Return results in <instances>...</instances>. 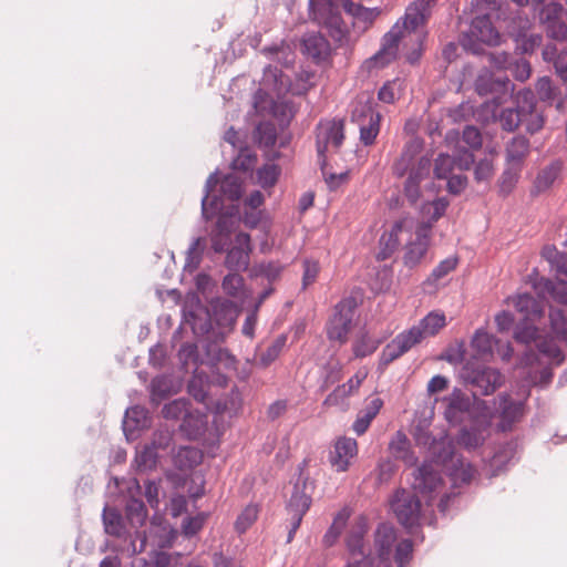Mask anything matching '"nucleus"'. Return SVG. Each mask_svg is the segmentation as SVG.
Masks as SVG:
<instances>
[{
    "instance_id": "obj_1",
    "label": "nucleus",
    "mask_w": 567,
    "mask_h": 567,
    "mask_svg": "<svg viewBox=\"0 0 567 567\" xmlns=\"http://www.w3.org/2000/svg\"><path fill=\"white\" fill-rule=\"evenodd\" d=\"M414 427L413 436L419 446L426 449L429 460L417 470L413 482L414 489L421 494L429 495L440 493L442 488L441 472L450 477L453 487L468 484L474 476L475 470L454 451V443L445 427Z\"/></svg>"
},
{
    "instance_id": "obj_2",
    "label": "nucleus",
    "mask_w": 567,
    "mask_h": 567,
    "mask_svg": "<svg viewBox=\"0 0 567 567\" xmlns=\"http://www.w3.org/2000/svg\"><path fill=\"white\" fill-rule=\"evenodd\" d=\"M422 152L423 141L420 137H410L391 166L392 174L396 178L408 176L403 192L411 204L419 200L421 196L420 185L430 175L431 171V158Z\"/></svg>"
},
{
    "instance_id": "obj_3",
    "label": "nucleus",
    "mask_w": 567,
    "mask_h": 567,
    "mask_svg": "<svg viewBox=\"0 0 567 567\" xmlns=\"http://www.w3.org/2000/svg\"><path fill=\"white\" fill-rule=\"evenodd\" d=\"M435 401L441 403L444 420L449 425L486 421L491 415L489 401L480 399L476 393H467L461 388H454L450 393Z\"/></svg>"
},
{
    "instance_id": "obj_4",
    "label": "nucleus",
    "mask_w": 567,
    "mask_h": 567,
    "mask_svg": "<svg viewBox=\"0 0 567 567\" xmlns=\"http://www.w3.org/2000/svg\"><path fill=\"white\" fill-rule=\"evenodd\" d=\"M514 107H504L498 115L502 130L513 133L520 125L527 133L534 135L545 125V115L537 105L535 93L530 89H523L513 96Z\"/></svg>"
},
{
    "instance_id": "obj_5",
    "label": "nucleus",
    "mask_w": 567,
    "mask_h": 567,
    "mask_svg": "<svg viewBox=\"0 0 567 567\" xmlns=\"http://www.w3.org/2000/svg\"><path fill=\"white\" fill-rule=\"evenodd\" d=\"M284 71L282 65H267L264 69L261 86L254 94V109L256 113L270 115L278 120L284 117Z\"/></svg>"
},
{
    "instance_id": "obj_6",
    "label": "nucleus",
    "mask_w": 567,
    "mask_h": 567,
    "mask_svg": "<svg viewBox=\"0 0 567 567\" xmlns=\"http://www.w3.org/2000/svg\"><path fill=\"white\" fill-rule=\"evenodd\" d=\"M308 462L303 460L297 467V473L293 475L292 491L288 505L286 506V514L289 515L290 530L286 543H290L296 530L299 528L305 514L309 511L312 503V494L316 488L315 481L311 480L307 471Z\"/></svg>"
},
{
    "instance_id": "obj_7",
    "label": "nucleus",
    "mask_w": 567,
    "mask_h": 567,
    "mask_svg": "<svg viewBox=\"0 0 567 567\" xmlns=\"http://www.w3.org/2000/svg\"><path fill=\"white\" fill-rule=\"evenodd\" d=\"M357 309L354 298H344L333 308V312L326 323L327 338L340 346L348 342V336L352 330L353 318Z\"/></svg>"
},
{
    "instance_id": "obj_8",
    "label": "nucleus",
    "mask_w": 567,
    "mask_h": 567,
    "mask_svg": "<svg viewBox=\"0 0 567 567\" xmlns=\"http://www.w3.org/2000/svg\"><path fill=\"white\" fill-rule=\"evenodd\" d=\"M369 530V523L365 516H359L352 523L347 537L346 545L350 556L354 559L347 567H372L374 558L368 550L365 535Z\"/></svg>"
},
{
    "instance_id": "obj_9",
    "label": "nucleus",
    "mask_w": 567,
    "mask_h": 567,
    "mask_svg": "<svg viewBox=\"0 0 567 567\" xmlns=\"http://www.w3.org/2000/svg\"><path fill=\"white\" fill-rule=\"evenodd\" d=\"M462 378L466 384L476 390V394L484 396L494 393L505 382L499 370L486 365L474 367L470 363L462 369Z\"/></svg>"
},
{
    "instance_id": "obj_10",
    "label": "nucleus",
    "mask_w": 567,
    "mask_h": 567,
    "mask_svg": "<svg viewBox=\"0 0 567 567\" xmlns=\"http://www.w3.org/2000/svg\"><path fill=\"white\" fill-rule=\"evenodd\" d=\"M351 121L359 126L361 143L365 146L374 144L380 132L381 114L373 109L372 102L357 101L351 112Z\"/></svg>"
},
{
    "instance_id": "obj_11",
    "label": "nucleus",
    "mask_w": 567,
    "mask_h": 567,
    "mask_svg": "<svg viewBox=\"0 0 567 567\" xmlns=\"http://www.w3.org/2000/svg\"><path fill=\"white\" fill-rule=\"evenodd\" d=\"M391 508L399 523L406 529L419 525L422 505L413 492L398 489L391 501Z\"/></svg>"
},
{
    "instance_id": "obj_12",
    "label": "nucleus",
    "mask_w": 567,
    "mask_h": 567,
    "mask_svg": "<svg viewBox=\"0 0 567 567\" xmlns=\"http://www.w3.org/2000/svg\"><path fill=\"white\" fill-rule=\"evenodd\" d=\"M526 399L515 400L507 392L499 393L489 402L491 415L486 420L499 417L501 425L519 423L526 413Z\"/></svg>"
},
{
    "instance_id": "obj_13",
    "label": "nucleus",
    "mask_w": 567,
    "mask_h": 567,
    "mask_svg": "<svg viewBox=\"0 0 567 567\" xmlns=\"http://www.w3.org/2000/svg\"><path fill=\"white\" fill-rule=\"evenodd\" d=\"M423 339L422 332L415 326L402 331L383 348L380 355V367L389 365L394 360L410 351Z\"/></svg>"
},
{
    "instance_id": "obj_14",
    "label": "nucleus",
    "mask_w": 567,
    "mask_h": 567,
    "mask_svg": "<svg viewBox=\"0 0 567 567\" xmlns=\"http://www.w3.org/2000/svg\"><path fill=\"white\" fill-rule=\"evenodd\" d=\"M402 30L400 27L394 25L382 38L380 50L371 58L365 60L364 66L368 71L383 69L392 63L399 53V43L402 39Z\"/></svg>"
},
{
    "instance_id": "obj_15",
    "label": "nucleus",
    "mask_w": 567,
    "mask_h": 567,
    "mask_svg": "<svg viewBox=\"0 0 567 567\" xmlns=\"http://www.w3.org/2000/svg\"><path fill=\"white\" fill-rule=\"evenodd\" d=\"M358 455V443L352 437L339 436L332 443L328 462L337 473L347 472Z\"/></svg>"
},
{
    "instance_id": "obj_16",
    "label": "nucleus",
    "mask_w": 567,
    "mask_h": 567,
    "mask_svg": "<svg viewBox=\"0 0 567 567\" xmlns=\"http://www.w3.org/2000/svg\"><path fill=\"white\" fill-rule=\"evenodd\" d=\"M310 16L319 24L338 33H343L344 23L333 0H310Z\"/></svg>"
},
{
    "instance_id": "obj_17",
    "label": "nucleus",
    "mask_w": 567,
    "mask_h": 567,
    "mask_svg": "<svg viewBox=\"0 0 567 567\" xmlns=\"http://www.w3.org/2000/svg\"><path fill=\"white\" fill-rule=\"evenodd\" d=\"M344 140V124L341 120L320 123L317 133V152L322 163L326 162L328 146L339 148Z\"/></svg>"
},
{
    "instance_id": "obj_18",
    "label": "nucleus",
    "mask_w": 567,
    "mask_h": 567,
    "mask_svg": "<svg viewBox=\"0 0 567 567\" xmlns=\"http://www.w3.org/2000/svg\"><path fill=\"white\" fill-rule=\"evenodd\" d=\"M398 543L395 528L388 524L381 523L374 532V550L379 559L378 567H391L393 549Z\"/></svg>"
},
{
    "instance_id": "obj_19",
    "label": "nucleus",
    "mask_w": 567,
    "mask_h": 567,
    "mask_svg": "<svg viewBox=\"0 0 567 567\" xmlns=\"http://www.w3.org/2000/svg\"><path fill=\"white\" fill-rule=\"evenodd\" d=\"M208 309L216 330L214 337L225 339L227 333L233 330L237 317V309L234 302L229 300L216 301Z\"/></svg>"
},
{
    "instance_id": "obj_20",
    "label": "nucleus",
    "mask_w": 567,
    "mask_h": 567,
    "mask_svg": "<svg viewBox=\"0 0 567 567\" xmlns=\"http://www.w3.org/2000/svg\"><path fill=\"white\" fill-rule=\"evenodd\" d=\"M414 223L411 218H402L396 220L390 230L384 231L380 237V250L378 252L379 260L390 258L401 244L403 234H411Z\"/></svg>"
},
{
    "instance_id": "obj_21",
    "label": "nucleus",
    "mask_w": 567,
    "mask_h": 567,
    "mask_svg": "<svg viewBox=\"0 0 567 567\" xmlns=\"http://www.w3.org/2000/svg\"><path fill=\"white\" fill-rule=\"evenodd\" d=\"M250 236L246 233L236 235L235 246L227 250L225 266L230 271L246 270L249 265Z\"/></svg>"
},
{
    "instance_id": "obj_22",
    "label": "nucleus",
    "mask_w": 567,
    "mask_h": 567,
    "mask_svg": "<svg viewBox=\"0 0 567 567\" xmlns=\"http://www.w3.org/2000/svg\"><path fill=\"white\" fill-rule=\"evenodd\" d=\"M431 238V228L429 225L422 224L415 230V239L408 244L403 257L404 265L413 268L425 257Z\"/></svg>"
},
{
    "instance_id": "obj_23",
    "label": "nucleus",
    "mask_w": 567,
    "mask_h": 567,
    "mask_svg": "<svg viewBox=\"0 0 567 567\" xmlns=\"http://www.w3.org/2000/svg\"><path fill=\"white\" fill-rule=\"evenodd\" d=\"M300 50L303 55L311 59L315 63H320L328 59L331 52L329 41L320 33H306L300 40Z\"/></svg>"
},
{
    "instance_id": "obj_24",
    "label": "nucleus",
    "mask_w": 567,
    "mask_h": 567,
    "mask_svg": "<svg viewBox=\"0 0 567 567\" xmlns=\"http://www.w3.org/2000/svg\"><path fill=\"white\" fill-rule=\"evenodd\" d=\"M532 287L540 299L547 295L556 302L567 306V281L559 279L554 281L545 277H536L530 280Z\"/></svg>"
},
{
    "instance_id": "obj_25",
    "label": "nucleus",
    "mask_w": 567,
    "mask_h": 567,
    "mask_svg": "<svg viewBox=\"0 0 567 567\" xmlns=\"http://www.w3.org/2000/svg\"><path fill=\"white\" fill-rule=\"evenodd\" d=\"M507 301L524 316L526 321H536L544 316V303L530 293H517L508 297Z\"/></svg>"
},
{
    "instance_id": "obj_26",
    "label": "nucleus",
    "mask_w": 567,
    "mask_h": 567,
    "mask_svg": "<svg viewBox=\"0 0 567 567\" xmlns=\"http://www.w3.org/2000/svg\"><path fill=\"white\" fill-rule=\"evenodd\" d=\"M513 87L514 85L506 75L496 76L489 72H484L475 80V91L481 96L493 93H507L509 90H513Z\"/></svg>"
},
{
    "instance_id": "obj_27",
    "label": "nucleus",
    "mask_w": 567,
    "mask_h": 567,
    "mask_svg": "<svg viewBox=\"0 0 567 567\" xmlns=\"http://www.w3.org/2000/svg\"><path fill=\"white\" fill-rule=\"evenodd\" d=\"M530 152L529 140L522 134L513 136L505 145V161L508 166L523 167Z\"/></svg>"
},
{
    "instance_id": "obj_28",
    "label": "nucleus",
    "mask_w": 567,
    "mask_h": 567,
    "mask_svg": "<svg viewBox=\"0 0 567 567\" xmlns=\"http://www.w3.org/2000/svg\"><path fill=\"white\" fill-rule=\"evenodd\" d=\"M517 441L509 440L504 442L503 444H499L492 457L488 460L487 467H488V474L491 476L498 475L503 468L512 461L514 460L516 453H517Z\"/></svg>"
},
{
    "instance_id": "obj_29",
    "label": "nucleus",
    "mask_w": 567,
    "mask_h": 567,
    "mask_svg": "<svg viewBox=\"0 0 567 567\" xmlns=\"http://www.w3.org/2000/svg\"><path fill=\"white\" fill-rule=\"evenodd\" d=\"M224 339L210 337L206 338V342L203 344V354L200 358V364H206L210 368L217 367L223 361H230L234 363V357L219 346V342Z\"/></svg>"
},
{
    "instance_id": "obj_30",
    "label": "nucleus",
    "mask_w": 567,
    "mask_h": 567,
    "mask_svg": "<svg viewBox=\"0 0 567 567\" xmlns=\"http://www.w3.org/2000/svg\"><path fill=\"white\" fill-rule=\"evenodd\" d=\"M432 0H415L405 11L404 28L416 30L423 25L431 16Z\"/></svg>"
},
{
    "instance_id": "obj_31",
    "label": "nucleus",
    "mask_w": 567,
    "mask_h": 567,
    "mask_svg": "<svg viewBox=\"0 0 567 567\" xmlns=\"http://www.w3.org/2000/svg\"><path fill=\"white\" fill-rule=\"evenodd\" d=\"M203 461V452L195 446H181L173 456L174 466L182 472H190Z\"/></svg>"
},
{
    "instance_id": "obj_32",
    "label": "nucleus",
    "mask_w": 567,
    "mask_h": 567,
    "mask_svg": "<svg viewBox=\"0 0 567 567\" xmlns=\"http://www.w3.org/2000/svg\"><path fill=\"white\" fill-rule=\"evenodd\" d=\"M472 33L483 43L497 44L499 34L488 16L476 17L472 21Z\"/></svg>"
},
{
    "instance_id": "obj_33",
    "label": "nucleus",
    "mask_w": 567,
    "mask_h": 567,
    "mask_svg": "<svg viewBox=\"0 0 567 567\" xmlns=\"http://www.w3.org/2000/svg\"><path fill=\"white\" fill-rule=\"evenodd\" d=\"M254 141L270 156L277 142V130L272 122H260L254 131Z\"/></svg>"
},
{
    "instance_id": "obj_34",
    "label": "nucleus",
    "mask_w": 567,
    "mask_h": 567,
    "mask_svg": "<svg viewBox=\"0 0 567 567\" xmlns=\"http://www.w3.org/2000/svg\"><path fill=\"white\" fill-rule=\"evenodd\" d=\"M190 402L186 399H176L162 409V415L169 421H183L181 425H192L188 422L190 417Z\"/></svg>"
},
{
    "instance_id": "obj_35",
    "label": "nucleus",
    "mask_w": 567,
    "mask_h": 567,
    "mask_svg": "<svg viewBox=\"0 0 567 567\" xmlns=\"http://www.w3.org/2000/svg\"><path fill=\"white\" fill-rule=\"evenodd\" d=\"M190 327L195 336L206 337L207 339L214 337L216 331L208 308H199L190 312Z\"/></svg>"
},
{
    "instance_id": "obj_36",
    "label": "nucleus",
    "mask_w": 567,
    "mask_h": 567,
    "mask_svg": "<svg viewBox=\"0 0 567 567\" xmlns=\"http://www.w3.org/2000/svg\"><path fill=\"white\" fill-rule=\"evenodd\" d=\"M209 378L204 371L193 370V377L187 383V392L199 403H206L209 389Z\"/></svg>"
},
{
    "instance_id": "obj_37",
    "label": "nucleus",
    "mask_w": 567,
    "mask_h": 567,
    "mask_svg": "<svg viewBox=\"0 0 567 567\" xmlns=\"http://www.w3.org/2000/svg\"><path fill=\"white\" fill-rule=\"evenodd\" d=\"M389 450L393 457L402 460L408 465H414L416 457L411 452L410 441L400 430L389 444Z\"/></svg>"
},
{
    "instance_id": "obj_38",
    "label": "nucleus",
    "mask_w": 567,
    "mask_h": 567,
    "mask_svg": "<svg viewBox=\"0 0 567 567\" xmlns=\"http://www.w3.org/2000/svg\"><path fill=\"white\" fill-rule=\"evenodd\" d=\"M543 59L553 63L556 73L567 82V50H558L555 44H547L543 50Z\"/></svg>"
},
{
    "instance_id": "obj_39",
    "label": "nucleus",
    "mask_w": 567,
    "mask_h": 567,
    "mask_svg": "<svg viewBox=\"0 0 567 567\" xmlns=\"http://www.w3.org/2000/svg\"><path fill=\"white\" fill-rule=\"evenodd\" d=\"M102 520L104 530L107 535L113 537H122L125 532V525L122 514L115 507L105 506L102 513Z\"/></svg>"
},
{
    "instance_id": "obj_40",
    "label": "nucleus",
    "mask_w": 567,
    "mask_h": 567,
    "mask_svg": "<svg viewBox=\"0 0 567 567\" xmlns=\"http://www.w3.org/2000/svg\"><path fill=\"white\" fill-rule=\"evenodd\" d=\"M177 390V384L171 374L156 375L151 381V395L153 400H164Z\"/></svg>"
},
{
    "instance_id": "obj_41",
    "label": "nucleus",
    "mask_w": 567,
    "mask_h": 567,
    "mask_svg": "<svg viewBox=\"0 0 567 567\" xmlns=\"http://www.w3.org/2000/svg\"><path fill=\"white\" fill-rule=\"evenodd\" d=\"M382 343V340L373 339L369 331L364 328L360 330L357 334L353 344L352 351L354 358H364L372 354L379 346Z\"/></svg>"
},
{
    "instance_id": "obj_42",
    "label": "nucleus",
    "mask_w": 567,
    "mask_h": 567,
    "mask_svg": "<svg viewBox=\"0 0 567 567\" xmlns=\"http://www.w3.org/2000/svg\"><path fill=\"white\" fill-rule=\"evenodd\" d=\"M561 172V163L558 161L551 162L544 167L537 175L534 187L537 193L547 190L553 186Z\"/></svg>"
},
{
    "instance_id": "obj_43",
    "label": "nucleus",
    "mask_w": 567,
    "mask_h": 567,
    "mask_svg": "<svg viewBox=\"0 0 567 567\" xmlns=\"http://www.w3.org/2000/svg\"><path fill=\"white\" fill-rule=\"evenodd\" d=\"M488 430L489 427H462L458 444L466 450L476 449L483 444L487 435H491Z\"/></svg>"
},
{
    "instance_id": "obj_44",
    "label": "nucleus",
    "mask_w": 567,
    "mask_h": 567,
    "mask_svg": "<svg viewBox=\"0 0 567 567\" xmlns=\"http://www.w3.org/2000/svg\"><path fill=\"white\" fill-rule=\"evenodd\" d=\"M542 256L549 262L557 277H567V254L558 251L554 246H545Z\"/></svg>"
},
{
    "instance_id": "obj_45",
    "label": "nucleus",
    "mask_w": 567,
    "mask_h": 567,
    "mask_svg": "<svg viewBox=\"0 0 567 567\" xmlns=\"http://www.w3.org/2000/svg\"><path fill=\"white\" fill-rule=\"evenodd\" d=\"M350 509L344 507L337 513L333 518V522L329 529L326 532L323 536V543L326 546H332L336 544L338 538L340 537L348 519L350 518Z\"/></svg>"
},
{
    "instance_id": "obj_46",
    "label": "nucleus",
    "mask_w": 567,
    "mask_h": 567,
    "mask_svg": "<svg viewBox=\"0 0 567 567\" xmlns=\"http://www.w3.org/2000/svg\"><path fill=\"white\" fill-rule=\"evenodd\" d=\"M126 519L133 527L142 526L147 518V508L142 499L131 497L125 505Z\"/></svg>"
},
{
    "instance_id": "obj_47",
    "label": "nucleus",
    "mask_w": 567,
    "mask_h": 567,
    "mask_svg": "<svg viewBox=\"0 0 567 567\" xmlns=\"http://www.w3.org/2000/svg\"><path fill=\"white\" fill-rule=\"evenodd\" d=\"M446 320L444 313L432 311L425 316L415 327L422 332L423 338L436 334L443 327Z\"/></svg>"
},
{
    "instance_id": "obj_48",
    "label": "nucleus",
    "mask_w": 567,
    "mask_h": 567,
    "mask_svg": "<svg viewBox=\"0 0 567 567\" xmlns=\"http://www.w3.org/2000/svg\"><path fill=\"white\" fill-rule=\"evenodd\" d=\"M178 361L181 363V369L188 373L190 369V364L198 369V362H200L198 348L195 343L186 342L181 346L178 353H177Z\"/></svg>"
},
{
    "instance_id": "obj_49",
    "label": "nucleus",
    "mask_w": 567,
    "mask_h": 567,
    "mask_svg": "<svg viewBox=\"0 0 567 567\" xmlns=\"http://www.w3.org/2000/svg\"><path fill=\"white\" fill-rule=\"evenodd\" d=\"M538 99L549 105L560 95V89L548 76L539 78L535 84Z\"/></svg>"
},
{
    "instance_id": "obj_50",
    "label": "nucleus",
    "mask_w": 567,
    "mask_h": 567,
    "mask_svg": "<svg viewBox=\"0 0 567 567\" xmlns=\"http://www.w3.org/2000/svg\"><path fill=\"white\" fill-rule=\"evenodd\" d=\"M383 406V401L378 396H372L367 400V403L363 409L358 413L357 421L353 425H370L373 419L378 415L381 408Z\"/></svg>"
},
{
    "instance_id": "obj_51",
    "label": "nucleus",
    "mask_w": 567,
    "mask_h": 567,
    "mask_svg": "<svg viewBox=\"0 0 567 567\" xmlns=\"http://www.w3.org/2000/svg\"><path fill=\"white\" fill-rule=\"evenodd\" d=\"M403 91V81L399 78L386 81L378 92L379 101L392 104L394 103L401 95Z\"/></svg>"
},
{
    "instance_id": "obj_52",
    "label": "nucleus",
    "mask_w": 567,
    "mask_h": 567,
    "mask_svg": "<svg viewBox=\"0 0 567 567\" xmlns=\"http://www.w3.org/2000/svg\"><path fill=\"white\" fill-rule=\"evenodd\" d=\"M458 264V259L455 256L447 257L442 260L431 272L427 279L424 281L425 286H435L442 278L453 271Z\"/></svg>"
},
{
    "instance_id": "obj_53",
    "label": "nucleus",
    "mask_w": 567,
    "mask_h": 567,
    "mask_svg": "<svg viewBox=\"0 0 567 567\" xmlns=\"http://www.w3.org/2000/svg\"><path fill=\"white\" fill-rule=\"evenodd\" d=\"M495 343L496 339L482 329L475 332L471 341L472 348L475 349L480 355L492 354Z\"/></svg>"
},
{
    "instance_id": "obj_54",
    "label": "nucleus",
    "mask_w": 567,
    "mask_h": 567,
    "mask_svg": "<svg viewBox=\"0 0 567 567\" xmlns=\"http://www.w3.org/2000/svg\"><path fill=\"white\" fill-rule=\"evenodd\" d=\"M259 507L257 504H248L241 513L237 516L235 522V529L238 534L246 533L251 525L257 520Z\"/></svg>"
},
{
    "instance_id": "obj_55",
    "label": "nucleus",
    "mask_w": 567,
    "mask_h": 567,
    "mask_svg": "<svg viewBox=\"0 0 567 567\" xmlns=\"http://www.w3.org/2000/svg\"><path fill=\"white\" fill-rule=\"evenodd\" d=\"M220 190L229 200H238L243 194L241 182L237 176L228 174L220 182Z\"/></svg>"
},
{
    "instance_id": "obj_56",
    "label": "nucleus",
    "mask_w": 567,
    "mask_h": 567,
    "mask_svg": "<svg viewBox=\"0 0 567 567\" xmlns=\"http://www.w3.org/2000/svg\"><path fill=\"white\" fill-rule=\"evenodd\" d=\"M312 78L313 73L309 71H301L297 73L295 81L290 82L289 85H286V92H289L293 95L306 94L312 86Z\"/></svg>"
},
{
    "instance_id": "obj_57",
    "label": "nucleus",
    "mask_w": 567,
    "mask_h": 567,
    "mask_svg": "<svg viewBox=\"0 0 567 567\" xmlns=\"http://www.w3.org/2000/svg\"><path fill=\"white\" fill-rule=\"evenodd\" d=\"M209 514L200 512L195 516H188L183 520L182 530L186 537L197 535L204 527Z\"/></svg>"
},
{
    "instance_id": "obj_58",
    "label": "nucleus",
    "mask_w": 567,
    "mask_h": 567,
    "mask_svg": "<svg viewBox=\"0 0 567 567\" xmlns=\"http://www.w3.org/2000/svg\"><path fill=\"white\" fill-rule=\"evenodd\" d=\"M256 162V154H254L248 147H243L238 155L233 159L231 167L236 171L247 173L254 168Z\"/></svg>"
},
{
    "instance_id": "obj_59",
    "label": "nucleus",
    "mask_w": 567,
    "mask_h": 567,
    "mask_svg": "<svg viewBox=\"0 0 567 567\" xmlns=\"http://www.w3.org/2000/svg\"><path fill=\"white\" fill-rule=\"evenodd\" d=\"M279 167L275 164H265L262 167L257 169L256 177L257 183L262 187H271L276 184L279 176Z\"/></svg>"
},
{
    "instance_id": "obj_60",
    "label": "nucleus",
    "mask_w": 567,
    "mask_h": 567,
    "mask_svg": "<svg viewBox=\"0 0 567 567\" xmlns=\"http://www.w3.org/2000/svg\"><path fill=\"white\" fill-rule=\"evenodd\" d=\"M538 337V329L529 321L524 319L523 322L518 323L514 331V339L524 344H529L535 341Z\"/></svg>"
},
{
    "instance_id": "obj_61",
    "label": "nucleus",
    "mask_w": 567,
    "mask_h": 567,
    "mask_svg": "<svg viewBox=\"0 0 567 567\" xmlns=\"http://www.w3.org/2000/svg\"><path fill=\"white\" fill-rule=\"evenodd\" d=\"M223 290L230 297H238L244 287V278L237 271H231L224 277L221 282Z\"/></svg>"
},
{
    "instance_id": "obj_62",
    "label": "nucleus",
    "mask_w": 567,
    "mask_h": 567,
    "mask_svg": "<svg viewBox=\"0 0 567 567\" xmlns=\"http://www.w3.org/2000/svg\"><path fill=\"white\" fill-rule=\"evenodd\" d=\"M203 238L197 237L194 238L192 244L189 245L187 251H186V268L196 269L200 261H202V255L204 251V244Z\"/></svg>"
},
{
    "instance_id": "obj_63",
    "label": "nucleus",
    "mask_w": 567,
    "mask_h": 567,
    "mask_svg": "<svg viewBox=\"0 0 567 567\" xmlns=\"http://www.w3.org/2000/svg\"><path fill=\"white\" fill-rule=\"evenodd\" d=\"M413 551V544L411 539H402L395 544L394 547V560L398 567H405L410 561Z\"/></svg>"
},
{
    "instance_id": "obj_64",
    "label": "nucleus",
    "mask_w": 567,
    "mask_h": 567,
    "mask_svg": "<svg viewBox=\"0 0 567 567\" xmlns=\"http://www.w3.org/2000/svg\"><path fill=\"white\" fill-rule=\"evenodd\" d=\"M147 417L148 410L145 406L133 405L126 409L122 425H128V422H131L132 425H145Z\"/></svg>"
}]
</instances>
